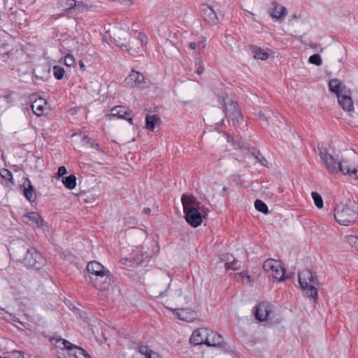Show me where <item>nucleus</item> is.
<instances>
[{"instance_id": "obj_1", "label": "nucleus", "mask_w": 358, "mask_h": 358, "mask_svg": "<svg viewBox=\"0 0 358 358\" xmlns=\"http://www.w3.org/2000/svg\"><path fill=\"white\" fill-rule=\"evenodd\" d=\"M90 282L99 290H107L111 285V275L109 271L96 261L90 262L87 265Z\"/></svg>"}, {"instance_id": "obj_2", "label": "nucleus", "mask_w": 358, "mask_h": 358, "mask_svg": "<svg viewBox=\"0 0 358 358\" xmlns=\"http://www.w3.org/2000/svg\"><path fill=\"white\" fill-rule=\"evenodd\" d=\"M334 217L341 225L348 226L358 219V205L351 199L340 202L334 210Z\"/></svg>"}, {"instance_id": "obj_3", "label": "nucleus", "mask_w": 358, "mask_h": 358, "mask_svg": "<svg viewBox=\"0 0 358 358\" xmlns=\"http://www.w3.org/2000/svg\"><path fill=\"white\" fill-rule=\"evenodd\" d=\"M320 157L329 172L331 174L337 173L338 171L345 175H348L355 179H358V170L351 169L345 162H340L329 154L326 150L320 149Z\"/></svg>"}, {"instance_id": "obj_4", "label": "nucleus", "mask_w": 358, "mask_h": 358, "mask_svg": "<svg viewBox=\"0 0 358 358\" xmlns=\"http://www.w3.org/2000/svg\"><path fill=\"white\" fill-rule=\"evenodd\" d=\"M299 282L306 294L313 299L317 296V290L315 287L316 276L309 270H303L299 273Z\"/></svg>"}, {"instance_id": "obj_5", "label": "nucleus", "mask_w": 358, "mask_h": 358, "mask_svg": "<svg viewBox=\"0 0 358 358\" xmlns=\"http://www.w3.org/2000/svg\"><path fill=\"white\" fill-rule=\"evenodd\" d=\"M129 37V34L124 29H119L116 33H114V40L117 43V45L120 48H125L127 50L131 49V45H134L135 42H139L142 47L148 43V37L141 32L138 34L136 39L131 38L128 44L122 42V41H126Z\"/></svg>"}, {"instance_id": "obj_6", "label": "nucleus", "mask_w": 358, "mask_h": 358, "mask_svg": "<svg viewBox=\"0 0 358 358\" xmlns=\"http://www.w3.org/2000/svg\"><path fill=\"white\" fill-rule=\"evenodd\" d=\"M22 259L24 266L39 270L45 264V259L35 248H27Z\"/></svg>"}, {"instance_id": "obj_7", "label": "nucleus", "mask_w": 358, "mask_h": 358, "mask_svg": "<svg viewBox=\"0 0 358 358\" xmlns=\"http://www.w3.org/2000/svg\"><path fill=\"white\" fill-rule=\"evenodd\" d=\"M263 267L266 271H271L278 281L282 282L285 279V271L278 261L268 259L264 262Z\"/></svg>"}, {"instance_id": "obj_8", "label": "nucleus", "mask_w": 358, "mask_h": 358, "mask_svg": "<svg viewBox=\"0 0 358 358\" xmlns=\"http://www.w3.org/2000/svg\"><path fill=\"white\" fill-rule=\"evenodd\" d=\"M223 101L227 116L231 118L233 121L236 120L238 122L239 119H241V116L238 103L229 98L224 99Z\"/></svg>"}, {"instance_id": "obj_9", "label": "nucleus", "mask_w": 358, "mask_h": 358, "mask_svg": "<svg viewBox=\"0 0 358 358\" xmlns=\"http://www.w3.org/2000/svg\"><path fill=\"white\" fill-rule=\"evenodd\" d=\"M148 257L147 252H143L137 250L131 253L129 257L122 258V262L125 266L132 267L141 264Z\"/></svg>"}, {"instance_id": "obj_10", "label": "nucleus", "mask_w": 358, "mask_h": 358, "mask_svg": "<svg viewBox=\"0 0 358 358\" xmlns=\"http://www.w3.org/2000/svg\"><path fill=\"white\" fill-rule=\"evenodd\" d=\"M199 209L200 207L198 208H189L186 212H184L187 222L194 228L201 225L203 221V216L199 211Z\"/></svg>"}, {"instance_id": "obj_11", "label": "nucleus", "mask_w": 358, "mask_h": 358, "mask_svg": "<svg viewBox=\"0 0 358 358\" xmlns=\"http://www.w3.org/2000/svg\"><path fill=\"white\" fill-rule=\"evenodd\" d=\"M125 83L129 87L136 86L143 87L145 85L144 76L138 71H132L126 78Z\"/></svg>"}, {"instance_id": "obj_12", "label": "nucleus", "mask_w": 358, "mask_h": 358, "mask_svg": "<svg viewBox=\"0 0 358 358\" xmlns=\"http://www.w3.org/2000/svg\"><path fill=\"white\" fill-rule=\"evenodd\" d=\"M339 105L342 108L348 112L352 111L354 110V103L351 97V92L348 90L345 92L337 96Z\"/></svg>"}, {"instance_id": "obj_13", "label": "nucleus", "mask_w": 358, "mask_h": 358, "mask_svg": "<svg viewBox=\"0 0 358 358\" xmlns=\"http://www.w3.org/2000/svg\"><path fill=\"white\" fill-rule=\"evenodd\" d=\"M208 330L206 328L194 330L190 337V343L195 345L206 344V338L208 337Z\"/></svg>"}, {"instance_id": "obj_14", "label": "nucleus", "mask_w": 358, "mask_h": 358, "mask_svg": "<svg viewBox=\"0 0 358 358\" xmlns=\"http://www.w3.org/2000/svg\"><path fill=\"white\" fill-rule=\"evenodd\" d=\"M110 116L117 117L118 118H122L127 120L129 122L131 123L132 117L131 111H129L126 107L122 106H115L112 110L110 114Z\"/></svg>"}, {"instance_id": "obj_15", "label": "nucleus", "mask_w": 358, "mask_h": 358, "mask_svg": "<svg viewBox=\"0 0 358 358\" xmlns=\"http://www.w3.org/2000/svg\"><path fill=\"white\" fill-rule=\"evenodd\" d=\"M269 304L266 302L260 303L255 307V317L257 320L263 322L266 320L269 315Z\"/></svg>"}, {"instance_id": "obj_16", "label": "nucleus", "mask_w": 358, "mask_h": 358, "mask_svg": "<svg viewBox=\"0 0 358 358\" xmlns=\"http://www.w3.org/2000/svg\"><path fill=\"white\" fill-rule=\"evenodd\" d=\"M201 13L205 20L208 22V23L214 25L218 22L219 19L217 14L211 7L207 5H203Z\"/></svg>"}, {"instance_id": "obj_17", "label": "nucleus", "mask_w": 358, "mask_h": 358, "mask_svg": "<svg viewBox=\"0 0 358 358\" xmlns=\"http://www.w3.org/2000/svg\"><path fill=\"white\" fill-rule=\"evenodd\" d=\"M329 90L331 92L338 95L345 92L348 89L346 86L338 79H332L329 82Z\"/></svg>"}, {"instance_id": "obj_18", "label": "nucleus", "mask_w": 358, "mask_h": 358, "mask_svg": "<svg viewBox=\"0 0 358 358\" xmlns=\"http://www.w3.org/2000/svg\"><path fill=\"white\" fill-rule=\"evenodd\" d=\"M66 350L69 358H91L83 348L72 343Z\"/></svg>"}, {"instance_id": "obj_19", "label": "nucleus", "mask_w": 358, "mask_h": 358, "mask_svg": "<svg viewBox=\"0 0 358 358\" xmlns=\"http://www.w3.org/2000/svg\"><path fill=\"white\" fill-rule=\"evenodd\" d=\"M184 212L189 208H198L200 207L199 202L194 196L183 194L181 198Z\"/></svg>"}, {"instance_id": "obj_20", "label": "nucleus", "mask_w": 358, "mask_h": 358, "mask_svg": "<svg viewBox=\"0 0 358 358\" xmlns=\"http://www.w3.org/2000/svg\"><path fill=\"white\" fill-rule=\"evenodd\" d=\"M223 343L222 336L214 331L208 330V337L206 338V345L208 346H220Z\"/></svg>"}, {"instance_id": "obj_21", "label": "nucleus", "mask_w": 358, "mask_h": 358, "mask_svg": "<svg viewBox=\"0 0 358 358\" xmlns=\"http://www.w3.org/2000/svg\"><path fill=\"white\" fill-rule=\"evenodd\" d=\"M172 311L178 317V319L183 321L191 322L195 317V313L188 309H174L172 310Z\"/></svg>"}, {"instance_id": "obj_22", "label": "nucleus", "mask_w": 358, "mask_h": 358, "mask_svg": "<svg viewBox=\"0 0 358 358\" xmlns=\"http://www.w3.org/2000/svg\"><path fill=\"white\" fill-rule=\"evenodd\" d=\"M28 220L27 223L35 227H41L43 225V219L37 212H31L24 216Z\"/></svg>"}, {"instance_id": "obj_23", "label": "nucleus", "mask_w": 358, "mask_h": 358, "mask_svg": "<svg viewBox=\"0 0 358 358\" xmlns=\"http://www.w3.org/2000/svg\"><path fill=\"white\" fill-rule=\"evenodd\" d=\"M273 8L271 15L273 20H278L287 15V10L285 7L278 5L276 3H273Z\"/></svg>"}, {"instance_id": "obj_24", "label": "nucleus", "mask_w": 358, "mask_h": 358, "mask_svg": "<svg viewBox=\"0 0 358 358\" xmlns=\"http://www.w3.org/2000/svg\"><path fill=\"white\" fill-rule=\"evenodd\" d=\"M46 101L43 98H38L32 102L31 107L33 113L37 116L41 115L44 112Z\"/></svg>"}, {"instance_id": "obj_25", "label": "nucleus", "mask_w": 358, "mask_h": 358, "mask_svg": "<svg viewBox=\"0 0 358 358\" xmlns=\"http://www.w3.org/2000/svg\"><path fill=\"white\" fill-rule=\"evenodd\" d=\"M160 122V118L157 115L147 114L145 117V127L148 130L154 131L156 125L159 124Z\"/></svg>"}, {"instance_id": "obj_26", "label": "nucleus", "mask_w": 358, "mask_h": 358, "mask_svg": "<svg viewBox=\"0 0 358 358\" xmlns=\"http://www.w3.org/2000/svg\"><path fill=\"white\" fill-rule=\"evenodd\" d=\"M62 181L64 187L69 189H73L76 187V177L74 175L63 177Z\"/></svg>"}, {"instance_id": "obj_27", "label": "nucleus", "mask_w": 358, "mask_h": 358, "mask_svg": "<svg viewBox=\"0 0 358 358\" xmlns=\"http://www.w3.org/2000/svg\"><path fill=\"white\" fill-rule=\"evenodd\" d=\"M252 52L253 54V57L255 59H259L262 60H266L268 59V55L264 50L260 48H253L252 50Z\"/></svg>"}, {"instance_id": "obj_28", "label": "nucleus", "mask_w": 358, "mask_h": 358, "mask_svg": "<svg viewBox=\"0 0 358 358\" xmlns=\"http://www.w3.org/2000/svg\"><path fill=\"white\" fill-rule=\"evenodd\" d=\"M27 187H24V195L29 201H33L35 198L34 196V187L32 186L31 182L27 179Z\"/></svg>"}, {"instance_id": "obj_29", "label": "nucleus", "mask_w": 358, "mask_h": 358, "mask_svg": "<svg viewBox=\"0 0 358 358\" xmlns=\"http://www.w3.org/2000/svg\"><path fill=\"white\" fill-rule=\"evenodd\" d=\"M59 5L65 10H71L76 6V0H59Z\"/></svg>"}, {"instance_id": "obj_30", "label": "nucleus", "mask_w": 358, "mask_h": 358, "mask_svg": "<svg viewBox=\"0 0 358 358\" xmlns=\"http://www.w3.org/2000/svg\"><path fill=\"white\" fill-rule=\"evenodd\" d=\"M255 207L258 211L262 212L264 214H268L269 212L268 206L262 200L257 199L255 202Z\"/></svg>"}, {"instance_id": "obj_31", "label": "nucleus", "mask_w": 358, "mask_h": 358, "mask_svg": "<svg viewBox=\"0 0 358 358\" xmlns=\"http://www.w3.org/2000/svg\"><path fill=\"white\" fill-rule=\"evenodd\" d=\"M194 59H195V66H196V72L199 75H201L204 71V67H203V65L202 64V61H201L200 55L198 52L195 53Z\"/></svg>"}, {"instance_id": "obj_32", "label": "nucleus", "mask_w": 358, "mask_h": 358, "mask_svg": "<svg viewBox=\"0 0 358 358\" xmlns=\"http://www.w3.org/2000/svg\"><path fill=\"white\" fill-rule=\"evenodd\" d=\"M64 69L63 67L60 66L55 65L52 68V73L55 78L57 80H61L63 78L64 75Z\"/></svg>"}, {"instance_id": "obj_33", "label": "nucleus", "mask_w": 358, "mask_h": 358, "mask_svg": "<svg viewBox=\"0 0 358 358\" xmlns=\"http://www.w3.org/2000/svg\"><path fill=\"white\" fill-rule=\"evenodd\" d=\"M55 345L56 347L59 348L61 349L67 350L69 346H71V343L65 339L59 338L55 339Z\"/></svg>"}, {"instance_id": "obj_34", "label": "nucleus", "mask_w": 358, "mask_h": 358, "mask_svg": "<svg viewBox=\"0 0 358 358\" xmlns=\"http://www.w3.org/2000/svg\"><path fill=\"white\" fill-rule=\"evenodd\" d=\"M311 195L314 200L315 205L318 208H322L323 207V200H322V196L318 193H317L315 192H313Z\"/></svg>"}, {"instance_id": "obj_35", "label": "nucleus", "mask_w": 358, "mask_h": 358, "mask_svg": "<svg viewBox=\"0 0 358 358\" xmlns=\"http://www.w3.org/2000/svg\"><path fill=\"white\" fill-rule=\"evenodd\" d=\"M346 241L357 250H358V236L348 235L345 236Z\"/></svg>"}, {"instance_id": "obj_36", "label": "nucleus", "mask_w": 358, "mask_h": 358, "mask_svg": "<svg viewBox=\"0 0 358 358\" xmlns=\"http://www.w3.org/2000/svg\"><path fill=\"white\" fill-rule=\"evenodd\" d=\"M308 62L316 66H320L322 64V59L320 55L314 54L309 57Z\"/></svg>"}, {"instance_id": "obj_37", "label": "nucleus", "mask_w": 358, "mask_h": 358, "mask_svg": "<svg viewBox=\"0 0 358 358\" xmlns=\"http://www.w3.org/2000/svg\"><path fill=\"white\" fill-rule=\"evenodd\" d=\"M224 266L227 270H237L241 267V263L237 260H234L232 262L225 263Z\"/></svg>"}, {"instance_id": "obj_38", "label": "nucleus", "mask_w": 358, "mask_h": 358, "mask_svg": "<svg viewBox=\"0 0 358 358\" xmlns=\"http://www.w3.org/2000/svg\"><path fill=\"white\" fill-rule=\"evenodd\" d=\"M138 352L145 356L146 358H148L151 353L153 352L152 350H150L148 346L141 345L138 347Z\"/></svg>"}, {"instance_id": "obj_39", "label": "nucleus", "mask_w": 358, "mask_h": 358, "mask_svg": "<svg viewBox=\"0 0 358 358\" xmlns=\"http://www.w3.org/2000/svg\"><path fill=\"white\" fill-rule=\"evenodd\" d=\"M269 113L270 110H266L264 111L259 110L255 115L260 120L267 122L269 118Z\"/></svg>"}, {"instance_id": "obj_40", "label": "nucleus", "mask_w": 358, "mask_h": 358, "mask_svg": "<svg viewBox=\"0 0 358 358\" xmlns=\"http://www.w3.org/2000/svg\"><path fill=\"white\" fill-rule=\"evenodd\" d=\"M64 64L67 66H74L76 64L73 57L71 55H66L64 59Z\"/></svg>"}, {"instance_id": "obj_41", "label": "nucleus", "mask_w": 358, "mask_h": 358, "mask_svg": "<svg viewBox=\"0 0 358 358\" xmlns=\"http://www.w3.org/2000/svg\"><path fill=\"white\" fill-rule=\"evenodd\" d=\"M0 175L3 178L8 180L9 181H12L13 180L12 173L8 169H4L1 170Z\"/></svg>"}, {"instance_id": "obj_42", "label": "nucleus", "mask_w": 358, "mask_h": 358, "mask_svg": "<svg viewBox=\"0 0 358 358\" xmlns=\"http://www.w3.org/2000/svg\"><path fill=\"white\" fill-rule=\"evenodd\" d=\"M206 39L205 37L202 36L199 39L198 42H196L197 43L198 50H203L206 48Z\"/></svg>"}, {"instance_id": "obj_43", "label": "nucleus", "mask_w": 358, "mask_h": 358, "mask_svg": "<svg viewBox=\"0 0 358 358\" xmlns=\"http://www.w3.org/2000/svg\"><path fill=\"white\" fill-rule=\"evenodd\" d=\"M86 7V5L83 1H76V6L74 8L82 12Z\"/></svg>"}, {"instance_id": "obj_44", "label": "nucleus", "mask_w": 358, "mask_h": 358, "mask_svg": "<svg viewBox=\"0 0 358 358\" xmlns=\"http://www.w3.org/2000/svg\"><path fill=\"white\" fill-rule=\"evenodd\" d=\"M66 173V169L64 166H61L59 167L57 171V175L59 177L63 176L64 174Z\"/></svg>"}, {"instance_id": "obj_45", "label": "nucleus", "mask_w": 358, "mask_h": 358, "mask_svg": "<svg viewBox=\"0 0 358 358\" xmlns=\"http://www.w3.org/2000/svg\"><path fill=\"white\" fill-rule=\"evenodd\" d=\"M256 158L257 159L260 164H262L264 166H266V163H267V161L264 157L261 156L260 157H259L258 156H256Z\"/></svg>"}, {"instance_id": "obj_46", "label": "nucleus", "mask_w": 358, "mask_h": 358, "mask_svg": "<svg viewBox=\"0 0 358 358\" xmlns=\"http://www.w3.org/2000/svg\"><path fill=\"white\" fill-rule=\"evenodd\" d=\"M188 46L192 50H198L197 43L196 42H190Z\"/></svg>"}, {"instance_id": "obj_47", "label": "nucleus", "mask_w": 358, "mask_h": 358, "mask_svg": "<svg viewBox=\"0 0 358 358\" xmlns=\"http://www.w3.org/2000/svg\"><path fill=\"white\" fill-rule=\"evenodd\" d=\"M199 211L201 212V213L203 215V216L204 217L205 215H206L208 213V209L206 208H203V207H201L200 206V209H199Z\"/></svg>"}, {"instance_id": "obj_48", "label": "nucleus", "mask_w": 358, "mask_h": 358, "mask_svg": "<svg viewBox=\"0 0 358 358\" xmlns=\"http://www.w3.org/2000/svg\"><path fill=\"white\" fill-rule=\"evenodd\" d=\"M118 1L126 6H130L132 4V0H118Z\"/></svg>"}, {"instance_id": "obj_49", "label": "nucleus", "mask_w": 358, "mask_h": 358, "mask_svg": "<svg viewBox=\"0 0 358 358\" xmlns=\"http://www.w3.org/2000/svg\"><path fill=\"white\" fill-rule=\"evenodd\" d=\"M79 66H80V68L81 69H83V71H85V64H84V63H83V61H81V60H80V61L79 62Z\"/></svg>"}, {"instance_id": "obj_50", "label": "nucleus", "mask_w": 358, "mask_h": 358, "mask_svg": "<svg viewBox=\"0 0 358 358\" xmlns=\"http://www.w3.org/2000/svg\"><path fill=\"white\" fill-rule=\"evenodd\" d=\"M224 119L222 118L220 120V122H217L216 124L218 126V127H220L222 126L223 124H224Z\"/></svg>"}, {"instance_id": "obj_51", "label": "nucleus", "mask_w": 358, "mask_h": 358, "mask_svg": "<svg viewBox=\"0 0 358 358\" xmlns=\"http://www.w3.org/2000/svg\"><path fill=\"white\" fill-rule=\"evenodd\" d=\"M182 290L180 289H178L176 291V294L178 296H182Z\"/></svg>"}, {"instance_id": "obj_52", "label": "nucleus", "mask_w": 358, "mask_h": 358, "mask_svg": "<svg viewBox=\"0 0 358 358\" xmlns=\"http://www.w3.org/2000/svg\"><path fill=\"white\" fill-rule=\"evenodd\" d=\"M240 275L241 276H243V278L245 277L249 282L251 281V277L250 275H243L242 273H241Z\"/></svg>"}, {"instance_id": "obj_53", "label": "nucleus", "mask_w": 358, "mask_h": 358, "mask_svg": "<svg viewBox=\"0 0 358 358\" xmlns=\"http://www.w3.org/2000/svg\"><path fill=\"white\" fill-rule=\"evenodd\" d=\"M143 211H144V213H145V214H149V213H150L151 210H150V208H145L143 209Z\"/></svg>"}, {"instance_id": "obj_54", "label": "nucleus", "mask_w": 358, "mask_h": 358, "mask_svg": "<svg viewBox=\"0 0 358 358\" xmlns=\"http://www.w3.org/2000/svg\"><path fill=\"white\" fill-rule=\"evenodd\" d=\"M169 285H170V284H169V285H168V286H169ZM168 287H167L164 290H160V291H159V296L163 295L164 292H165L167 290Z\"/></svg>"}, {"instance_id": "obj_55", "label": "nucleus", "mask_w": 358, "mask_h": 358, "mask_svg": "<svg viewBox=\"0 0 358 358\" xmlns=\"http://www.w3.org/2000/svg\"><path fill=\"white\" fill-rule=\"evenodd\" d=\"M96 146H98V145H97V144H95V143H92V148H96Z\"/></svg>"}, {"instance_id": "obj_56", "label": "nucleus", "mask_w": 358, "mask_h": 358, "mask_svg": "<svg viewBox=\"0 0 358 358\" xmlns=\"http://www.w3.org/2000/svg\"><path fill=\"white\" fill-rule=\"evenodd\" d=\"M184 299H185V303H188L187 297V296H185V297H184Z\"/></svg>"}, {"instance_id": "obj_57", "label": "nucleus", "mask_w": 358, "mask_h": 358, "mask_svg": "<svg viewBox=\"0 0 358 358\" xmlns=\"http://www.w3.org/2000/svg\"><path fill=\"white\" fill-rule=\"evenodd\" d=\"M35 358H41V357H35Z\"/></svg>"}]
</instances>
